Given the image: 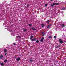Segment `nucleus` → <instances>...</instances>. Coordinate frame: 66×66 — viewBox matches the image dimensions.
<instances>
[{
    "label": "nucleus",
    "mask_w": 66,
    "mask_h": 66,
    "mask_svg": "<svg viewBox=\"0 0 66 66\" xmlns=\"http://www.w3.org/2000/svg\"><path fill=\"white\" fill-rule=\"evenodd\" d=\"M14 45H16V43H13Z\"/></svg>",
    "instance_id": "nucleus-30"
},
{
    "label": "nucleus",
    "mask_w": 66,
    "mask_h": 66,
    "mask_svg": "<svg viewBox=\"0 0 66 66\" xmlns=\"http://www.w3.org/2000/svg\"><path fill=\"white\" fill-rule=\"evenodd\" d=\"M16 37H19L20 38H21V37L20 36H17Z\"/></svg>",
    "instance_id": "nucleus-26"
},
{
    "label": "nucleus",
    "mask_w": 66,
    "mask_h": 66,
    "mask_svg": "<svg viewBox=\"0 0 66 66\" xmlns=\"http://www.w3.org/2000/svg\"><path fill=\"white\" fill-rule=\"evenodd\" d=\"M32 26V24H29V26Z\"/></svg>",
    "instance_id": "nucleus-29"
},
{
    "label": "nucleus",
    "mask_w": 66,
    "mask_h": 66,
    "mask_svg": "<svg viewBox=\"0 0 66 66\" xmlns=\"http://www.w3.org/2000/svg\"><path fill=\"white\" fill-rule=\"evenodd\" d=\"M55 5V3H53V5Z\"/></svg>",
    "instance_id": "nucleus-23"
},
{
    "label": "nucleus",
    "mask_w": 66,
    "mask_h": 66,
    "mask_svg": "<svg viewBox=\"0 0 66 66\" xmlns=\"http://www.w3.org/2000/svg\"><path fill=\"white\" fill-rule=\"evenodd\" d=\"M27 31V29H24L23 30V32H26Z\"/></svg>",
    "instance_id": "nucleus-4"
},
{
    "label": "nucleus",
    "mask_w": 66,
    "mask_h": 66,
    "mask_svg": "<svg viewBox=\"0 0 66 66\" xmlns=\"http://www.w3.org/2000/svg\"><path fill=\"white\" fill-rule=\"evenodd\" d=\"M42 27H45V25L43 24H41Z\"/></svg>",
    "instance_id": "nucleus-8"
},
{
    "label": "nucleus",
    "mask_w": 66,
    "mask_h": 66,
    "mask_svg": "<svg viewBox=\"0 0 66 66\" xmlns=\"http://www.w3.org/2000/svg\"><path fill=\"white\" fill-rule=\"evenodd\" d=\"M54 38H56V36H54Z\"/></svg>",
    "instance_id": "nucleus-24"
},
{
    "label": "nucleus",
    "mask_w": 66,
    "mask_h": 66,
    "mask_svg": "<svg viewBox=\"0 0 66 66\" xmlns=\"http://www.w3.org/2000/svg\"><path fill=\"white\" fill-rule=\"evenodd\" d=\"M47 21V23H48V24H49L50 23V21H49V20H48Z\"/></svg>",
    "instance_id": "nucleus-11"
},
{
    "label": "nucleus",
    "mask_w": 66,
    "mask_h": 66,
    "mask_svg": "<svg viewBox=\"0 0 66 66\" xmlns=\"http://www.w3.org/2000/svg\"><path fill=\"white\" fill-rule=\"evenodd\" d=\"M32 30H35L36 29L34 28H32Z\"/></svg>",
    "instance_id": "nucleus-13"
},
{
    "label": "nucleus",
    "mask_w": 66,
    "mask_h": 66,
    "mask_svg": "<svg viewBox=\"0 0 66 66\" xmlns=\"http://www.w3.org/2000/svg\"><path fill=\"white\" fill-rule=\"evenodd\" d=\"M14 58H16V57H14Z\"/></svg>",
    "instance_id": "nucleus-36"
},
{
    "label": "nucleus",
    "mask_w": 66,
    "mask_h": 66,
    "mask_svg": "<svg viewBox=\"0 0 66 66\" xmlns=\"http://www.w3.org/2000/svg\"><path fill=\"white\" fill-rule=\"evenodd\" d=\"M51 7H53V5L52 4L51 5Z\"/></svg>",
    "instance_id": "nucleus-22"
},
{
    "label": "nucleus",
    "mask_w": 66,
    "mask_h": 66,
    "mask_svg": "<svg viewBox=\"0 0 66 66\" xmlns=\"http://www.w3.org/2000/svg\"><path fill=\"white\" fill-rule=\"evenodd\" d=\"M3 57V55H1L0 56V59H2V57Z\"/></svg>",
    "instance_id": "nucleus-5"
},
{
    "label": "nucleus",
    "mask_w": 66,
    "mask_h": 66,
    "mask_svg": "<svg viewBox=\"0 0 66 66\" xmlns=\"http://www.w3.org/2000/svg\"><path fill=\"white\" fill-rule=\"evenodd\" d=\"M7 51V50H6V49H5L4 50V51L5 52H6Z\"/></svg>",
    "instance_id": "nucleus-19"
},
{
    "label": "nucleus",
    "mask_w": 66,
    "mask_h": 66,
    "mask_svg": "<svg viewBox=\"0 0 66 66\" xmlns=\"http://www.w3.org/2000/svg\"><path fill=\"white\" fill-rule=\"evenodd\" d=\"M62 26L63 27H64V24H62Z\"/></svg>",
    "instance_id": "nucleus-25"
},
{
    "label": "nucleus",
    "mask_w": 66,
    "mask_h": 66,
    "mask_svg": "<svg viewBox=\"0 0 66 66\" xmlns=\"http://www.w3.org/2000/svg\"><path fill=\"white\" fill-rule=\"evenodd\" d=\"M5 55H6V53H5Z\"/></svg>",
    "instance_id": "nucleus-34"
},
{
    "label": "nucleus",
    "mask_w": 66,
    "mask_h": 66,
    "mask_svg": "<svg viewBox=\"0 0 66 66\" xmlns=\"http://www.w3.org/2000/svg\"><path fill=\"white\" fill-rule=\"evenodd\" d=\"M59 47H60V45H59L58 46H57L56 48H59Z\"/></svg>",
    "instance_id": "nucleus-12"
},
{
    "label": "nucleus",
    "mask_w": 66,
    "mask_h": 66,
    "mask_svg": "<svg viewBox=\"0 0 66 66\" xmlns=\"http://www.w3.org/2000/svg\"><path fill=\"white\" fill-rule=\"evenodd\" d=\"M1 65L2 66H3L4 65V64H3V63H2L1 64Z\"/></svg>",
    "instance_id": "nucleus-21"
},
{
    "label": "nucleus",
    "mask_w": 66,
    "mask_h": 66,
    "mask_svg": "<svg viewBox=\"0 0 66 66\" xmlns=\"http://www.w3.org/2000/svg\"><path fill=\"white\" fill-rule=\"evenodd\" d=\"M55 5H59V4L58 3H55Z\"/></svg>",
    "instance_id": "nucleus-14"
},
{
    "label": "nucleus",
    "mask_w": 66,
    "mask_h": 66,
    "mask_svg": "<svg viewBox=\"0 0 66 66\" xmlns=\"http://www.w3.org/2000/svg\"><path fill=\"white\" fill-rule=\"evenodd\" d=\"M1 63L0 62V65H1Z\"/></svg>",
    "instance_id": "nucleus-35"
},
{
    "label": "nucleus",
    "mask_w": 66,
    "mask_h": 66,
    "mask_svg": "<svg viewBox=\"0 0 66 66\" xmlns=\"http://www.w3.org/2000/svg\"><path fill=\"white\" fill-rule=\"evenodd\" d=\"M33 60H32V59H30V62H33Z\"/></svg>",
    "instance_id": "nucleus-18"
},
{
    "label": "nucleus",
    "mask_w": 66,
    "mask_h": 66,
    "mask_svg": "<svg viewBox=\"0 0 66 66\" xmlns=\"http://www.w3.org/2000/svg\"><path fill=\"white\" fill-rule=\"evenodd\" d=\"M51 0V1H52V0Z\"/></svg>",
    "instance_id": "nucleus-37"
},
{
    "label": "nucleus",
    "mask_w": 66,
    "mask_h": 66,
    "mask_svg": "<svg viewBox=\"0 0 66 66\" xmlns=\"http://www.w3.org/2000/svg\"><path fill=\"white\" fill-rule=\"evenodd\" d=\"M21 41V40H19V42H20Z\"/></svg>",
    "instance_id": "nucleus-32"
},
{
    "label": "nucleus",
    "mask_w": 66,
    "mask_h": 66,
    "mask_svg": "<svg viewBox=\"0 0 66 66\" xmlns=\"http://www.w3.org/2000/svg\"><path fill=\"white\" fill-rule=\"evenodd\" d=\"M16 60L17 62H18V61H19V60H20V58L18 57L16 59Z\"/></svg>",
    "instance_id": "nucleus-2"
},
{
    "label": "nucleus",
    "mask_w": 66,
    "mask_h": 66,
    "mask_svg": "<svg viewBox=\"0 0 66 66\" xmlns=\"http://www.w3.org/2000/svg\"><path fill=\"white\" fill-rule=\"evenodd\" d=\"M65 38H66V36H65V35H64V36L63 37V38L64 39H65Z\"/></svg>",
    "instance_id": "nucleus-6"
},
{
    "label": "nucleus",
    "mask_w": 66,
    "mask_h": 66,
    "mask_svg": "<svg viewBox=\"0 0 66 66\" xmlns=\"http://www.w3.org/2000/svg\"><path fill=\"white\" fill-rule=\"evenodd\" d=\"M31 41H35V40H36L35 39H31Z\"/></svg>",
    "instance_id": "nucleus-9"
},
{
    "label": "nucleus",
    "mask_w": 66,
    "mask_h": 66,
    "mask_svg": "<svg viewBox=\"0 0 66 66\" xmlns=\"http://www.w3.org/2000/svg\"><path fill=\"white\" fill-rule=\"evenodd\" d=\"M44 37H42V39H44Z\"/></svg>",
    "instance_id": "nucleus-33"
},
{
    "label": "nucleus",
    "mask_w": 66,
    "mask_h": 66,
    "mask_svg": "<svg viewBox=\"0 0 66 66\" xmlns=\"http://www.w3.org/2000/svg\"><path fill=\"white\" fill-rule=\"evenodd\" d=\"M11 31H12V30H11Z\"/></svg>",
    "instance_id": "nucleus-38"
},
{
    "label": "nucleus",
    "mask_w": 66,
    "mask_h": 66,
    "mask_svg": "<svg viewBox=\"0 0 66 66\" xmlns=\"http://www.w3.org/2000/svg\"><path fill=\"white\" fill-rule=\"evenodd\" d=\"M59 41L60 44H63V41L61 39H60L59 40Z\"/></svg>",
    "instance_id": "nucleus-1"
},
{
    "label": "nucleus",
    "mask_w": 66,
    "mask_h": 66,
    "mask_svg": "<svg viewBox=\"0 0 66 66\" xmlns=\"http://www.w3.org/2000/svg\"><path fill=\"white\" fill-rule=\"evenodd\" d=\"M36 42L37 43H39V41L38 40H37L36 41Z\"/></svg>",
    "instance_id": "nucleus-27"
},
{
    "label": "nucleus",
    "mask_w": 66,
    "mask_h": 66,
    "mask_svg": "<svg viewBox=\"0 0 66 66\" xmlns=\"http://www.w3.org/2000/svg\"><path fill=\"white\" fill-rule=\"evenodd\" d=\"M47 4H45V6H47Z\"/></svg>",
    "instance_id": "nucleus-28"
},
{
    "label": "nucleus",
    "mask_w": 66,
    "mask_h": 66,
    "mask_svg": "<svg viewBox=\"0 0 66 66\" xmlns=\"http://www.w3.org/2000/svg\"><path fill=\"white\" fill-rule=\"evenodd\" d=\"M28 6H29V5H27V7H28Z\"/></svg>",
    "instance_id": "nucleus-31"
},
{
    "label": "nucleus",
    "mask_w": 66,
    "mask_h": 66,
    "mask_svg": "<svg viewBox=\"0 0 66 66\" xmlns=\"http://www.w3.org/2000/svg\"><path fill=\"white\" fill-rule=\"evenodd\" d=\"M43 39H42L40 40V41L41 42H43Z\"/></svg>",
    "instance_id": "nucleus-20"
},
{
    "label": "nucleus",
    "mask_w": 66,
    "mask_h": 66,
    "mask_svg": "<svg viewBox=\"0 0 66 66\" xmlns=\"http://www.w3.org/2000/svg\"><path fill=\"white\" fill-rule=\"evenodd\" d=\"M42 35L43 36L45 35V32H42Z\"/></svg>",
    "instance_id": "nucleus-3"
},
{
    "label": "nucleus",
    "mask_w": 66,
    "mask_h": 66,
    "mask_svg": "<svg viewBox=\"0 0 66 66\" xmlns=\"http://www.w3.org/2000/svg\"><path fill=\"white\" fill-rule=\"evenodd\" d=\"M7 60H5L4 62H5V63H6V62H7Z\"/></svg>",
    "instance_id": "nucleus-15"
},
{
    "label": "nucleus",
    "mask_w": 66,
    "mask_h": 66,
    "mask_svg": "<svg viewBox=\"0 0 66 66\" xmlns=\"http://www.w3.org/2000/svg\"><path fill=\"white\" fill-rule=\"evenodd\" d=\"M62 10H65V8H62Z\"/></svg>",
    "instance_id": "nucleus-16"
},
{
    "label": "nucleus",
    "mask_w": 66,
    "mask_h": 66,
    "mask_svg": "<svg viewBox=\"0 0 66 66\" xmlns=\"http://www.w3.org/2000/svg\"><path fill=\"white\" fill-rule=\"evenodd\" d=\"M50 25H48V26L47 28H48V29H50Z\"/></svg>",
    "instance_id": "nucleus-7"
},
{
    "label": "nucleus",
    "mask_w": 66,
    "mask_h": 66,
    "mask_svg": "<svg viewBox=\"0 0 66 66\" xmlns=\"http://www.w3.org/2000/svg\"><path fill=\"white\" fill-rule=\"evenodd\" d=\"M49 37L50 38H52V36H51V35L50 36H49Z\"/></svg>",
    "instance_id": "nucleus-17"
},
{
    "label": "nucleus",
    "mask_w": 66,
    "mask_h": 66,
    "mask_svg": "<svg viewBox=\"0 0 66 66\" xmlns=\"http://www.w3.org/2000/svg\"><path fill=\"white\" fill-rule=\"evenodd\" d=\"M33 37V36H31V37H30V39H31Z\"/></svg>",
    "instance_id": "nucleus-10"
}]
</instances>
